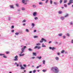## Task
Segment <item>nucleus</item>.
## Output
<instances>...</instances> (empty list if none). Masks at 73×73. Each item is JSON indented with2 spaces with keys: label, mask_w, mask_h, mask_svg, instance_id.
Here are the masks:
<instances>
[{
  "label": "nucleus",
  "mask_w": 73,
  "mask_h": 73,
  "mask_svg": "<svg viewBox=\"0 0 73 73\" xmlns=\"http://www.w3.org/2000/svg\"><path fill=\"white\" fill-rule=\"evenodd\" d=\"M25 0H22V2L23 4H24V5H27V3H25Z\"/></svg>",
  "instance_id": "6"
},
{
  "label": "nucleus",
  "mask_w": 73,
  "mask_h": 73,
  "mask_svg": "<svg viewBox=\"0 0 73 73\" xmlns=\"http://www.w3.org/2000/svg\"><path fill=\"white\" fill-rule=\"evenodd\" d=\"M43 39V41H44V42H46V40H45L44 38H42Z\"/></svg>",
  "instance_id": "31"
},
{
  "label": "nucleus",
  "mask_w": 73,
  "mask_h": 73,
  "mask_svg": "<svg viewBox=\"0 0 73 73\" xmlns=\"http://www.w3.org/2000/svg\"><path fill=\"white\" fill-rule=\"evenodd\" d=\"M63 38H66V36H63Z\"/></svg>",
  "instance_id": "50"
},
{
  "label": "nucleus",
  "mask_w": 73,
  "mask_h": 73,
  "mask_svg": "<svg viewBox=\"0 0 73 73\" xmlns=\"http://www.w3.org/2000/svg\"><path fill=\"white\" fill-rule=\"evenodd\" d=\"M20 67H21V69H23V70H24V69H25V68H24V67H23V66L21 65H20Z\"/></svg>",
  "instance_id": "10"
},
{
  "label": "nucleus",
  "mask_w": 73,
  "mask_h": 73,
  "mask_svg": "<svg viewBox=\"0 0 73 73\" xmlns=\"http://www.w3.org/2000/svg\"><path fill=\"white\" fill-rule=\"evenodd\" d=\"M51 69V71L54 73H59V69L56 66H54L52 67Z\"/></svg>",
  "instance_id": "1"
},
{
  "label": "nucleus",
  "mask_w": 73,
  "mask_h": 73,
  "mask_svg": "<svg viewBox=\"0 0 73 73\" xmlns=\"http://www.w3.org/2000/svg\"><path fill=\"white\" fill-rule=\"evenodd\" d=\"M67 2V0H64V3H66Z\"/></svg>",
  "instance_id": "41"
},
{
  "label": "nucleus",
  "mask_w": 73,
  "mask_h": 73,
  "mask_svg": "<svg viewBox=\"0 0 73 73\" xmlns=\"http://www.w3.org/2000/svg\"><path fill=\"white\" fill-rule=\"evenodd\" d=\"M39 68V66H37L36 67V68H37V69H38V68Z\"/></svg>",
  "instance_id": "60"
},
{
  "label": "nucleus",
  "mask_w": 73,
  "mask_h": 73,
  "mask_svg": "<svg viewBox=\"0 0 73 73\" xmlns=\"http://www.w3.org/2000/svg\"><path fill=\"white\" fill-rule=\"evenodd\" d=\"M42 47H46V46L44 44H42Z\"/></svg>",
  "instance_id": "22"
},
{
  "label": "nucleus",
  "mask_w": 73,
  "mask_h": 73,
  "mask_svg": "<svg viewBox=\"0 0 73 73\" xmlns=\"http://www.w3.org/2000/svg\"><path fill=\"white\" fill-rule=\"evenodd\" d=\"M68 16H69V14H68V13H67L66 14V15H65L64 17H67Z\"/></svg>",
  "instance_id": "16"
},
{
  "label": "nucleus",
  "mask_w": 73,
  "mask_h": 73,
  "mask_svg": "<svg viewBox=\"0 0 73 73\" xmlns=\"http://www.w3.org/2000/svg\"><path fill=\"white\" fill-rule=\"evenodd\" d=\"M43 38H41V40H40V42H43Z\"/></svg>",
  "instance_id": "17"
},
{
  "label": "nucleus",
  "mask_w": 73,
  "mask_h": 73,
  "mask_svg": "<svg viewBox=\"0 0 73 73\" xmlns=\"http://www.w3.org/2000/svg\"><path fill=\"white\" fill-rule=\"evenodd\" d=\"M70 25H73V23H72V22H70Z\"/></svg>",
  "instance_id": "48"
},
{
  "label": "nucleus",
  "mask_w": 73,
  "mask_h": 73,
  "mask_svg": "<svg viewBox=\"0 0 73 73\" xmlns=\"http://www.w3.org/2000/svg\"><path fill=\"white\" fill-rule=\"evenodd\" d=\"M34 38H38V36H34Z\"/></svg>",
  "instance_id": "39"
},
{
  "label": "nucleus",
  "mask_w": 73,
  "mask_h": 73,
  "mask_svg": "<svg viewBox=\"0 0 73 73\" xmlns=\"http://www.w3.org/2000/svg\"><path fill=\"white\" fill-rule=\"evenodd\" d=\"M58 35L59 36H62V34H59Z\"/></svg>",
  "instance_id": "35"
},
{
  "label": "nucleus",
  "mask_w": 73,
  "mask_h": 73,
  "mask_svg": "<svg viewBox=\"0 0 73 73\" xmlns=\"http://www.w3.org/2000/svg\"><path fill=\"white\" fill-rule=\"evenodd\" d=\"M51 42H52V41H50L48 43L49 44H50V43H51Z\"/></svg>",
  "instance_id": "62"
},
{
  "label": "nucleus",
  "mask_w": 73,
  "mask_h": 73,
  "mask_svg": "<svg viewBox=\"0 0 73 73\" xmlns=\"http://www.w3.org/2000/svg\"><path fill=\"white\" fill-rule=\"evenodd\" d=\"M58 13L59 14H62V13L61 11H59L58 12Z\"/></svg>",
  "instance_id": "15"
},
{
  "label": "nucleus",
  "mask_w": 73,
  "mask_h": 73,
  "mask_svg": "<svg viewBox=\"0 0 73 73\" xmlns=\"http://www.w3.org/2000/svg\"><path fill=\"white\" fill-rule=\"evenodd\" d=\"M46 71V70H42V72H45Z\"/></svg>",
  "instance_id": "44"
},
{
  "label": "nucleus",
  "mask_w": 73,
  "mask_h": 73,
  "mask_svg": "<svg viewBox=\"0 0 73 73\" xmlns=\"http://www.w3.org/2000/svg\"><path fill=\"white\" fill-rule=\"evenodd\" d=\"M17 62H15V63L14 64V65H17Z\"/></svg>",
  "instance_id": "61"
},
{
  "label": "nucleus",
  "mask_w": 73,
  "mask_h": 73,
  "mask_svg": "<svg viewBox=\"0 0 73 73\" xmlns=\"http://www.w3.org/2000/svg\"><path fill=\"white\" fill-rule=\"evenodd\" d=\"M25 25H26V24L25 23L23 24V25L24 26H25Z\"/></svg>",
  "instance_id": "56"
},
{
  "label": "nucleus",
  "mask_w": 73,
  "mask_h": 73,
  "mask_svg": "<svg viewBox=\"0 0 73 73\" xmlns=\"http://www.w3.org/2000/svg\"><path fill=\"white\" fill-rule=\"evenodd\" d=\"M41 44H40V43H37L36 44V45H40Z\"/></svg>",
  "instance_id": "45"
},
{
  "label": "nucleus",
  "mask_w": 73,
  "mask_h": 73,
  "mask_svg": "<svg viewBox=\"0 0 73 73\" xmlns=\"http://www.w3.org/2000/svg\"><path fill=\"white\" fill-rule=\"evenodd\" d=\"M26 31L27 32H29V30H28V29H26Z\"/></svg>",
  "instance_id": "42"
},
{
  "label": "nucleus",
  "mask_w": 73,
  "mask_h": 73,
  "mask_svg": "<svg viewBox=\"0 0 73 73\" xmlns=\"http://www.w3.org/2000/svg\"><path fill=\"white\" fill-rule=\"evenodd\" d=\"M22 54L20 53V54H19V56L21 57V56H24V55H25V54Z\"/></svg>",
  "instance_id": "13"
},
{
  "label": "nucleus",
  "mask_w": 73,
  "mask_h": 73,
  "mask_svg": "<svg viewBox=\"0 0 73 73\" xmlns=\"http://www.w3.org/2000/svg\"><path fill=\"white\" fill-rule=\"evenodd\" d=\"M23 66L25 68H26L27 67V65L26 64H23Z\"/></svg>",
  "instance_id": "38"
},
{
  "label": "nucleus",
  "mask_w": 73,
  "mask_h": 73,
  "mask_svg": "<svg viewBox=\"0 0 73 73\" xmlns=\"http://www.w3.org/2000/svg\"><path fill=\"white\" fill-rule=\"evenodd\" d=\"M14 31H15V30H12L11 31V32H12L13 33L14 32Z\"/></svg>",
  "instance_id": "51"
},
{
  "label": "nucleus",
  "mask_w": 73,
  "mask_h": 73,
  "mask_svg": "<svg viewBox=\"0 0 73 73\" xmlns=\"http://www.w3.org/2000/svg\"><path fill=\"white\" fill-rule=\"evenodd\" d=\"M26 22V20L25 19L23 21H22V23H25Z\"/></svg>",
  "instance_id": "28"
},
{
  "label": "nucleus",
  "mask_w": 73,
  "mask_h": 73,
  "mask_svg": "<svg viewBox=\"0 0 73 73\" xmlns=\"http://www.w3.org/2000/svg\"><path fill=\"white\" fill-rule=\"evenodd\" d=\"M71 43H72V44H73V40H72Z\"/></svg>",
  "instance_id": "63"
},
{
  "label": "nucleus",
  "mask_w": 73,
  "mask_h": 73,
  "mask_svg": "<svg viewBox=\"0 0 73 73\" xmlns=\"http://www.w3.org/2000/svg\"><path fill=\"white\" fill-rule=\"evenodd\" d=\"M60 4H62V0H60Z\"/></svg>",
  "instance_id": "30"
},
{
  "label": "nucleus",
  "mask_w": 73,
  "mask_h": 73,
  "mask_svg": "<svg viewBox=\"0 0 73 73\" xmlns=\"http://www.w3.org/2000/svg\"><path fill=\"white\" fill-rule=\"evenodd\" d=\"M29 73H32V71H30L29 72Z\"/></svg>",
  "instance_id": "64"
},
{
  "label": "nucleus",
  "mask_w": 73,
  "mask_h": 73,
  "mask_svg": "<svg viewBox=\"0 0 73 73\" xmlns=\"http://www.w3.org/2000/svg\"><path fill=\"white\" fill-rule=\"evenodd\" d=\"M31 58H32V59H35V57H32Z\"/></svg>",
  "instance_id": "55"
},
{
  "label": "nucleus",
  "mask_w": 73,
  "mask_h": 73,
  "mask_svg": "<svg viewBox=\"0 0 73 73\" xmlns=\"http://www.w3.org/2000/svg\"><path fill=\"white\" fill-rule=\"evenodd\" d=\"M18 12H20V11H21V10L20 9H18L17 10Z\"/></svg>",
  "instance_id": "54"
},
{
  "label": "nucleus",
  "mask_w": 73,
  "mask_h": 73,
  "mask_svg": "<svg viewBox=\"0 0 73 73\" xmlns=\"http://www.w3.org/2000/svg\"><path fill=\"white\" fill-rule=\"evenodd\" d=\"M15 5H16V7H19V4H16Z\"/></svg>",
  "instance_id": "36"
},
{
  "label": "nucleus",
  "mask_w": 73,
  "mask_h": 73,
  "mask_svg": "<svg viewBox=\"0 0 73 73\" xmlns=\"http://www.w3.org/2000/svg\"><path fill=\"white\" fill-rule=\"evenodd\" d=\"M21 47L22 48H21L22 51L20 53L21 54H23L24 52L25 49L26 48H27V46H23V45H22L21 46Z\"/></svg>",
  "instance_id": "2"
},
{
  "label": "nucleus",
  "mask_w": 73,
  "mask_h": 73,
  "mask_svg": "<svg viewBox=\"0 0 73 73\" xmlns=\"http://www.w3.org/2000/svg\"><path fill=\"white\" fill-rule=\"evenodd\" d=\"M3 57H4V58H7V57L5 56H3Z\"/></svg>",
  "instance_id": "47"
},
{
  "label": "nucleus",
  "mask_w": 73,
  "mask_h": 73,
  "mask_svg": "<svg viewBox=\"0 0 73 73\" xmlns=\"http://www.w3.org/2000/svg\"><path fill=\"white\" fill-rule=\"evenodd\" d=\"M48 0H46L45 1V3H46V4H47V3H48Z\"/></svg>",
  "instance_id": "43"
},
{
  "label": "nucleus",
  "mask_w": 73,
  "mask_h": 73,
  "mask_svg": "<svg viewBox=\"0 0 73 73\" xmlns=\"http://www.w3.org/2000/svg\"><path fill=\"white\" fill-rule=\"evenodd\" d=\"M57 55H58V56H60V53H59V52L57 53Z\"/></svg>",
  "instance_id": "53"
},
{
  "label": "nucleus",
  "mask_w": 73,
  "mask_h": 73,
  "mask_svg": "<svg viewBox=\"0 0 73 73\" xmlns=\"http://www.w3.org/2000/svg\"><path fill=\"white\" fill-rule=\"evenodd\" d=\"M22 11H25V9L24 7H23L22 8Z\"/></svg>",
  "instance_id": "25"
},
{
  "label": "nucleus",
  "mask_w": 73,
  "mask_h": 73,
  "mask_svg": "<svg viewBox=\"0 0 73 73\" xmlns=\"http://www.w3.org/2000/svg\"><path fill=\"white\" fill-rule=\"evenodd\" d=\"M64 6L65 8H66V7H67V5L66 4H64Z\"/></svg>",
  "instance_id": "27"
},
{
  "label": "nucleus",
  "mask_w": 73,
  "mask_h": 73,
  "mask_svg": "<svg viewBox=\"0 0 73 73\" xmlns=\"http://www.w3.org/2000/svg\"><path fill=\"white\" fill-rule=\"evenodd\" d=\"M33 15L34 16H36V15H37V13L36 12H34L33 14Z\"/></svg>",
  "instance_id": "8"
},
{
  "label": "nucleus",
  "mask_w": 73,
  "mask_h": 73,
  "mask_svg": "<svg viewBox=\"0 0 73 73\" xmlns=\"http://www.w3.org/2000/svg\"><path fill=\"white\" fill-rule=\"evenodd\" d=\"M37 48L38 49H40L41 48V47L36 46L34 48V49H36Z\"/></svg>",
  "instance_id": "4"
},
{
  "label": "nucleus",
  "mask_w": 73,
  "mask_h": 73,
  "mask_svg": "<svg viewBox=\"0 0 73 73\" xmlns=\"http://www.w3.org/2000/svg\"><path fill=\"white\" fill-rule=\"evenodd\" d=\"M65 52V50H63L61 52V53H64V52Z\"/></svg>",
  "instance_id": "33"
},
{
  "label": "nucleus",
  "mask_w": 73,
  "mask_h": 73,
  "mask_svg": "<svg viewBox=\"0 0 73 73\" xmlns=\"http://www.w3.org/2000/svg\"><path fill=\"white\" fill-rule=\"evenodd\" d=\"M42 62L43 64H45V61L44 60H43Z\"/></svg>",
  "instance_id": "37"
},
{
  "label": "nucleus",
  "mask_w": 73,
  "mask_h": 73,
  "mask_svg": "<svg viewBox=\"0 0 73 73\" xmlns=\"http://www.w3.org/2000/svg\"><path fill=\"white\" fill-rule=\"evenodd\" d=\"M9 52H6V53L7 54H8V53H9Z\"/></svg>",
  "instance_id": "58"
},
{
  "label": "nucleus",
  "mask_w": 73,
  "mask_h": 73,
  "mask_svg": "<svg viewBox=\"0 0 73 73\" xmlns=\"http://www.w3.org/2000/svg\"><path fill=\"white\" fill-rule=\"evenodd\" d=\"M33 56H37V54L36 52H33Z\"/></svg>",
  "instance_id": "12"
},
{
  "label": "nucleus",
  "mask_w": 73,
  "mask_h": 73,
  "mask_svg": "<svg viewBox=\"0 0 73 73\" xmlns=\"http://www.w3.org/2000/svg\"><path fill=\"white\" fill-rule=\"evenodd\" d=\"M32 26H33V27H34L35 26V24L33 23H32V25H31Z\"/></svg>",
  "instance_id": "34"
},
{
  "label": "nucleus",
  "mask_w": 73,
  "mask_h": 73,
  "mask_svg": "<svg viewBox=\"0 0 73 73\" xmlns=\"http://www.w3.org/2000/svg\"><path fill=\"white\" fill-rule=\"evenodd\" d=\"M32 7H34V8H35L36 7V5H33L32 6Z\"/></svg>",
  "instance_id": "24"
},
{
  "label": "nucleus",
  "mask_w": 73,
  "mask_h": 73,
  "mask_svg": "<svg viewBox=\"0 0 73 73\" xmlns=\"http://www.w3.org/2000/svg\"><path fill=\"white\" fill-rule=\"evenodd\" d=\"M50 4H52V3H53V1H52V0H50Z\"/></svg>",
  "instance_id": "29"
},
{
  "label": "nucleus",
  "mask_w": 73,
  "mask_h": 73,
  "mask_svg": "<svg viewBox=\"0 0 73 73\" xmlns=\"http://www.w3.org/2000/svg\"><path fill=\"white\" fill-rule=\"evenodd\" d=\"M14 26L13 25H12V26H11V28L12 29L13 28H14Z\"/></svg>",
  "instance_id": "52"
},
{
  "label": "nucleus",
  "mask_w": 73,
  "mask_h": 73,
  "mask_svg": "<svg viewBox=\"0 0 73 73\" xmlns=\"http://www.w3.org/2000/svg\"><path fill=\"white\" fill-rule=\"evenodd\" d=\"M19 34V33H15V35H18Z\"/></svg>",
  "instance_id": "40"
},
{
  "label": "nucleus",
  "mask_w": 73,
  "mask_h": 73,
  "mask_svg": "<svg viewBox=\"0 0 73 73\" xmlns=\"http://www.w3.org/2000/svg\"><path fill=\"white\" fill-rule=\"evenodd\" d=\"M66 35L67 36H68V37H69V36H70V35L69 34V33H67Z\"/></svg>",
  "instance_id": "46"
},
{
  "label": "nucleus",
  "mask_w": 73,
  "mask_h": 73,
  "mask_svg": "<svg viewBox=\"0 0 73 73\" xmlns=\"http://www.w3.org/2000/svg\"><path fill=\"white\" fill-rule=\"evenodd\" d=\"M69 3L67 4L68 5H70L71 4H72V3H73V1H70V0L69 1Z\"/></svg>",
  "instance_id": "5"
},
{
  "label": "nucleus",
  "mask_w": 73,
  "mask_h": 73,
  "mask_svg": "<svg viewBox=\"0 0 73 73\" xmlns=\"http://www.w3.org/2000/svg\"><path fill=\"white\" fill-rule=\"evenodd\" d=\"M4 55H5V54H0V56H4Z\"/></svg>",
  "instance_id": "23"
},
{
  "label": "nucleus",
  "mask_w": 73,
  "mask_h": 73,
  "mask_svg": "<svg viewBox=\"0 0 73 73\" xmlns=\"http://www.w3.org/2000/svg\"><path fill=\"white\" fill-rule=\"evenodd\" d=\"M55 59L57 61H58V60H59V58H58V57H55Z\"/></svg>",
  "instance_id": "14"
},
{
  "label": "nucleus",
  "mask_w": 73,
  "mask_h": 73,
  "mask_svg": "<svg viewBox=\"0 0 73 73\" xmlns=\"http://www.w3.org/2000/svg\"><path fill=\"white\" fill-rule=\"evenodd\" d=\"M15 59H13L14 61H18V56L16 55L14 57Z\"/></svg>",
  "instance_id": "3"
},
{
  "label": "nucleus",
  "mask_w": 73,
  "mask_h": 73,
  "mask_svg": "<svg viewBox=\"0 0 73 73\" xmlns=\"http://www.w3.org/2000/svg\"><path fill=\"white\" fill-rule=\"evenodd\" d=\"M54 4L55 5H57V4H58V3H56V2H54Z\"/></svg>",
  "instance_id": "32"
},
{
  "label": "nucleus",
  "mask_w": 73,
  "mask_h": 73,
  "mask_svg": "<svg viewBox=\"0 0 73 73\" xmlns=\"http://www.w3.org/2000/svg\"><path fill=\"white\" fill-rule=\"evenodd\" d=\"M11 18L10 17L8 18V20L9 21H10L11 20Z\"/></svg>",
  "instance_id": "26"
},
{
  "label": "nucleus",
  "mask_w": 73,
  "mask_h": 73,
  "mask_svg": "<svg viewBox=\"0 0 73 73\" xmlns=\"http://www.w3.org/2000/svg\"><path fill=\"white\" fill-rule=\"evenodd\" d=\"M34 19L35 20H38V17H36L34 18Z\"/></svg>",
  "instance_id": "20"
},
{
  "label": "nucleus",
  "mask_w": 73,
  "mask_h": 73,
  "mask_svg": "<svg viewBox=\"0 0 73 73\" xmlns=\"http://www.w3.org/2000/svg\"><path fill=\"white\" fill-rule=\"evenodd\" d=\"M39 5H42V4H43V3L42 2H39Z\"/></svg>",
  "instance_id": "21"
},
{
  "label": "nucleus",
  "mask_w": 73,
  "mask_h": 73,
  "mask_svg": "<svg viewBox=\"0 0 73 73\" xmlns=\"http://www.w3.org/2000/svg\"><path fill=\"white\" fill-rule=\"evenodd\" d=\"M60 19L62 20H64L65 19V17L62 16L60 17Z\"/></svg>",
  "instance_id": "11"
},
{
  "label": "nucleus",
  "mask_w": 73,
  "mask_h": 73,
  "mask_svg": "<svg viewBox=\"0 0 73 73\" xmlns=\"http://www.w3.org/2000/svg\"><path fill=\"white\" fill-rule=\"evenodd\" d=\"M36 30H34V32H36Z\"/></svg>",
  "instance_id": "57"
},
{
  "label": "nucleus",
  "mask_w": 73,
  "mask_h": 73,
  "mask_svg": "<svg viewBox=\"0 0 73 73\" xmlns=\"http://www.w3.org/2000/svg\"><path fill=\"white\" fill-rule=\"evenodd\" d=\"M49 49H52V50H54V49H56V48L54 47H49Z\"/></svg>",
  "instance_id": "7"
},
{
  "label": "nucleus",
  "mask_w": 73,
  "mask_h": 73,
  "mask_svg": "<svg viewBox=\"0 0 73 73\" xmlns=\"http://www.w3.org/2000/svg\"><path fill=\"white\" fill-rule=\"evenodd\" d=\"M37 58H38V59H39V60H40L41 59V58H42V56H37L36 57Z\"/></svg>",
  "instance_id": "9"
},
{
  "label": "nucleus",
  "mask_w": 73,
  "mask_h": 73,
  "mask_svg": "<svg viewBox=\"0 0 73 73\" xmlns=\"http://www.w3.org/2000/svg\"><path fill=\"white\" fill-rule=\"evenodd\" d=\"M36 70H34L33 71V73H35V72H36Z\"/></svg>",
  "instance_id": "49"
},
{
  "label": "nucleus",
  "mask_w": 73,
  "mask_h": 73,
  "mask_svg": "<svg viewBox=\"0 0 73 73\" xmlns=\"http://www.w3.org/2000/svg\"><path fill=\"white\" fill-rule=\"evenodd\" d=\"M28 50H29V51H33V50H32V49H31V48H29L28 49Z\"/></svg>",
  "instance_id": "19"
},
{
  "label": "nucleus",
  "mask_w": 73,
  "mask_h": 73,
  "mask_svg": "<svg viewBox=\"0 0 73 73\" xmlns=\"http://www.w3.org/2000/svg\"><path fill=\"white\" fill-rule=\"evenodd\" d=\"M10 8H13V9L14 8V7H13V5H10Z\"/></svg>",
  "instance_id": "18"
},
{
  "label": "nucleus",
  "mask_w": 73,
  "mask_h": 73,
  "mask_svg": "<svg viewBox=\"0 0 73 73\" xmlns=\"http://www.w3.org/2000/svg\"><path fill=\"white\" fill-rule=\"evenodd\" d=\"M19 66V64H17V67H18V66Z\"/></svg>",
  "instance_id": "59"
}]
</instances>
